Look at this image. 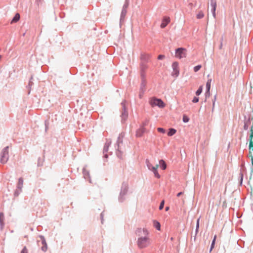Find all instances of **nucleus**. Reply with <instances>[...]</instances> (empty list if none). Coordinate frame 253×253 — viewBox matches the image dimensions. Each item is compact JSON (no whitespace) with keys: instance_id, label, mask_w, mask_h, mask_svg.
<instances>
[{"instance_id":"obj_1","label":"nucleus","mask_w":253,"mask_h":253,"mask_svg":"<svg viewBox=\"0 0 253 253\" xmlns=\"http://www.w3.org/2000/svg\"><path fill=\"white\" fill-rule=\"evenodd\" d=\"M136 233L139 236L137 244L139 248H144L149 247L151 244V241L149 237V231L145 228H138L136 231Z\"/></svg>"},{"instance_id":"obj_2","label":"nucleus","mask_w":253,"mask_h":253,"mask_svg":"<svg viewBox=\"0 0 253 253\" xmlns=\"http://www.w3.org/2000/svg\"><path fill=\"white\" fill-rule=\"evenodd\" d=\"M150 103L152 107L158 106L163 108L165 106V103L161 99L153 98L151 99Z\"/></svg>"},{"instance_id":"obj_3","label":"nucleus","mask_w":253,"mask_h":253,"mask_svg":"<svg viewBox=\"0 0 253 253\" xmlns=\"http://www.w3.org/2000/svg\"><path fill=\"white\" fill-rule=\"evenodd\" d=\"M8 147H6L4 148L1 152V158H0V162L2 163H5L8 159Z\"/></svg>"},{"instance_id":"obj_4","label":"nucleus","mask_w":253,"mask_h":253,"mask_svg":"<svg viewBox=\"0 0 253 253\" xmlns=\"http://www.w3.org/2000/svg\"><path fill=\"white\" fill-rule=\"evenodd\" d=\"M186 50L185 48L179 47L177 48L175 51V56L179 59L184 58L186 56Z\"/></svg>"},{"instance_id":"obj_5","label":"nucleus","mask_w":253,"mask_h":253,"mask_svg":"<svg viewBox=\"0 0 253 253\" xmlns=\"http://www.w3.org/2000/svg\"><path fill=\"white\" fill-rule=\"evenodd\" d=\"M170 22V19L169 17H164L162 20L160 27L164 28Z\"/></svg>"},{"instance_id":"obj_6","label":"nucleus","mask_w":253,"mask_h":253,"mask_svg":"<svg viewBox=\"0 0 253 253\" xmlns=\"http://www.w3.org/2000/svg\"><path fill=\"white\" fill-rule=\"evenodd\" d=\"M148 123V121H147L146 124H143V126L146 125ZM144 132L145 128L144 127V126H143L142 127L137 130V131H136V136L137 137H141L143 135Z\"/></svg>"},{"instance_id":"obj_7","label":"nucleus","mask_w":253,"mask_h":253,"mask_svg":"<svg viewBox=\"0 0 253 253\" xmlns=\"http://www.w3.org/2000/svg\"><path fill=\"white\" fill-rule=\"evenodd\" d=\"M211 5L212 7V14L213 16V18H216V2L214 0H211Z\"/></svg>"},{"instance_id":"obj_8","label":"nucleus","mask_w":253,"mask_h":253,"mask_svg":"<svg viewBox=\"0 0 253 253\" xmlns=\"http://www.w3.org/2000/svg\"><path fill=\"white\" fill-rule=\"evenodd\" d=\"M159 168V165L157 164L155 166L152 167L151 170L154 172L155 177L160 178V175L158 172L157 169Z\"/></svg>"},{"instance_id":"obj_9","label":"nucleus","mask_w":253,"mask_h":253,"mask_svg":"<svg viewBox=\"0 0 253 253\" xmlns=\"http://www.w3.org/2000/svg\"><path fill=\"white\" fill-rule=\"evenodd\" d=\"M178 64L177 62H174L172 64V68L173 69V73L176 76H177L179 74V70H178Z\"/></svg>"},{"instance_id":"obj_10","label":"nucleus","mask_w":253,"mask_h":253,"mask_svg":"<svg viewBox=\"0 0 253 253\" xmlns=\"http://www.w3.org/2000/svg\"><path fill=\"white\" fill-rule=\"evenodd\" d=\"M4 214L3 212L0 213V226L1 229H2L4 226Z\"/></svg>"},{"instance_id":"obj_11","label":"nucleus","mask_w":253,"mask_h":253,"mask_svg":"<svg viewBox=\"0 0 253 253\" xmlns=\"http://www.w3.org/2000/svg\"><path fill=\"white\" fill-rule=\"evenodd\" d=\"M20 18V14L19 13H16L15 14L14 17L13 18V19H12V21H11V23L17 22L19 20Z\"/></svg>"},{"instance_id":"obj_12","label":"nucleus","mask_w":253,"mask_h":253,"mask_svg":"<svg viewBox=\"0 0 253 253\" xmlns=\"http://www.w3.org/2000/svg\"><path fill=\"white\" fill-rule=\"evenodd\" d=\"M42 250L44 252L46 251L47 247V245L45 243V241L44 239H42Z\"/></svg>"},{"instance_id":"obj_13","label":"nucleus","mask_w":253,"mask_h":253,"mask_svg":"<svg viewBox=\"0 0 253 253\" xmlns=\"http://www.w3.org/2000/svg\"><path fill=\"white\" fill-rule=\"evenodd\" d=\"M176 131L175 129L173 128H170L169 129V132H168V135L169 136H173L175 134Z\"/></svg>"},{"instance_id":"obj_14","label":"nucleus","mask_w":253,"mask_h":253,"mask_svg":"<svg viewBox=\"0 0 253 253\" xmlns=\"http://www.w3.org/2000/svg\"><path fill=\"white\" fill-rule=\"evenodd\" d=\"M154 226L158 230H160L161 225L160 223L157 221H154L153 222Z\"/></svg>"},{"instance_id":"obj_15","label":"nucleus","mask_w":253,"mask_h":253,"mask_svg":"<svg viewBox=\"0 0 253 253\" xmlns=\"http://www.w3.org/2000/svg\"><path fill=\"white\" fill-rule=\"evenodd\" d=\"M204 16V14L203 12V11H199V12L198 13V14L196 15L197 19H201V18H203Z\"/></svg>"},{"instance_id":"obj_16","label":"nucleus","mask_w":253,"mask_h":253,"mask_svg":"<svg viewBox=\"0 0 253 253\" xmlns=\"http://www.w3.org/2000/svg\"><path fill=\"white\" fill-rule=\"evenodd\" d=\"M211 80H209L206 83V88H207L208 92H209V91H210V89L211 88Z\"/></svg>"},{"instance_id":"obj_17","label":"nucleus","mask_w":253,"mask_h":253,"mask_svg":"<svg viewBox=\"0 0 253 253\" xmlns=\"http://www.w3.org/2000/svg\"><path fill=\"white\" fill-rule=\"evenodd\" d=\"M159 163H160V164L161 165L162 168L164 170L166 169V164L163 160H160Z\"/></svg>"},{"instance_id":"obj_18","label":"nucleus","mask_w":253,"mask_h":253,"mask_svg":"<svg viewBox=\"0 0 253 253\" xmlns=\"http://www.w3.org/2000/svg\"><path fill=\"white\" fill-rule=\"evenodd\" d=\"M23 184V180L22 178H20L18 180V187L19 188L21 189Z\"/></svg>"},{"instance_id":"obj_19","label":"nucleus","mask_w":253,"mask_h":253,"mask_svg":"<svg viewBox=\"0 0 253 253\" xmlns=\"http://www.w3.org/2000/svg\"><path fill=\"white\" fill-rule=\"evenodd\" d=\"M249 153L251 154L252 152H253V141L250 142L249 143Z\"/></svg>"},{"instance_id":"obj_20","label":"nucleus","mask_w":253,"mask_h":253,"mask_svg":"<svg viewBox=\"0 0 253 253\" xmlns=\"http://www.w3.org/2000/svg\"><path fill=\"white\" fill-rule=\"evenodd\" d=\"M251 133L250 135V142L253 141V125L251 127Z\"/></svg>"},{"instance_id":"obj_21","label":"nucleus","mask_w":253,"mask_h":253,"mask_svg":"<svg viewBox=\"0 0 253 253\" xmlns=\"http://www.w3.org/2000/svg\"><path fill=\"white\" fill-rule=\"evenodd\" d=\"M216 239V235H215L214 238H213V240H212V243H211V248H210V251H211V250L212 249V248H214V245H215Z\"/></svg>"},{"instance_id":"obj_22","label":"nucleus","mask_w":253,"mask_h":253,"mask_svg":"<svg viewBox=\"0 0 253 253\" xmlns=\"http://www.w3.org/2000/svg\"><path fill=\"white\" fill-rule=\"evenodd\" d=\"M203 90L202 86H200L199 88L198 89V90L196 91V93L197 95H200L202 92Z\"/></svg>"},{"instance_id":"obj_23","label":"nucleus","mask_w":253,"mask_h":253,"mask_svg":"<svg viewBox=\"0 0 253 253\" xmlns=\"http://www.w3.org/2000/svg\"><path fill=\"white\" fill-rule=\"evenodd\" d=\"M182 120H183V121L185 123H187L189 121V118L186 116H183Z\"/></svg>"},{"instance_id":"obj_24","label":"nucleus","mask_w":253,"mask_h":253,"mask_svg":"<svg viewBox=\"0 0 253 253\" xmlns=\"http://www.w3.org/2000/svg\"><path fill=\"white\" fill-rule=\"evenodd\" d=\"M201 65H198V66H196L194 69V72H197V71H199L201 69Z\"/></svg>"},{"instance_id":"obj_25","label":"nucleus","mask_w":253,"mask_h":253,"mask_svg":"<svg viewBox=\"0 0 253 253\" xmlns=\"http://www.w3.org/2000/svg\"><path fill=\"white\" fill-rule=\"evenodd\" d=\"M157 130L160 133H165V130L163 128L159 127V128H157Z\"/></svg>"},{"instance_id":"obj_26","label":"nucleus","mask_w":253,"mask_h":253,"mask_svg":"<svg viewBox=\"0 0 253 253\" xmlns=\"http://www.w3.org/2000/svg\"><path fill=\"white\" fill-rule=\"evenodd\" d=\"M164 201H162V202L160 203V206H159V209L161 210L162 209H163V207H164Z\"/></svg>"},{"instance_id":"obj_27","label":"nucleus","mask_w":253,"mask_h":253,"mask_svg":"<svg viewBox=\"0 0 253 253\" xmlns=\"http://www.w3.org/2000/svg\"><path fill=\"white\" fill-rule=\"evenodd\" d=\"M199 97H195L193 98V99L192 101H193V102H194V103H197V102H198L199 101Z\"/></svg>"},{"instance_id":"obj_28","label":"nucleus","mask_w":253,"mask_h":253,"mask_svg":"<svg viewBox=\"0 0 253 253\" xmlns=\"http://www.w3.org/2000/svg\"><path fill=\"white\" fill-rule=\"evenodd\" d=\"M199 223H200V219L199 218L197 221V225H196V231H197L198 230V229L199 227Z\"/></svg>"},{"instance_id":"obj_29","label":"nucleus","mask_w":253,"mask_h":253,"mask_svg":"<svg viewBox=\"0 0 253 253\" xmlns=\"http://www.w3.org/2000/svg\"><path fill=\"white\" fill-rule=\"evenodd\" d=\"M21 253H28V251L26 247L23 248Z\"/></svg>"},{"instance_id":"obj_30","label":"nucleus","mask_w":253,"mask_h":253,"mask_svg":"<svg viewBox=\"0 0 253 253\" xmlns=\"http://www.w3.org/2000/svg\"><path fill=\"white\" fill-rule=\"evenodd\" d=\"M164 55H159L158 57V59L160 60V59H162L164 58Z\"/></svg>"},{"instance_id":"obj_31","label":"nucleus","mask_w":253,"mask_h":253,"mask_svg":"<svg viewBox=\"0 0 253 253\" xmlns=\"http://www.w3.org/2000/svg\"><path fill=\"white\" fill-rule=\"evenodd\" d=\"M148 167L149 169L151 170L152 167H153V166L151 164H148Z\"/></svg>"},{"instance_id":"obj_32","label":"nucleus","mask_w":253,"mask_h":253,"mask_svg":"<svg viewBox=\"0 0 253 253\" xmlns=\"http://www.w3.org/2000/svg\"><path fill=\"white\" fill-rule=\"evenodd\" d=\"M182 194H183V193H182V192H179V193H178L177 194V197H179V196H180L181 195H182Z\"/></svg>"},{"instance_id":"obj_33","label":"nucleus","mask_w":253,"mask_h":253,"mask_svg":"<svg viewBox=\"0 0 253 253\" xmlns=\"http://www.w3.org/2000/svg\"><path fill=\"white\" fill-rule=\"evenodd\" d=\"M250 157H251L252 164V165L253 166V157L252 156V155H251Z\"/></svg>"},{"instance_id":"obj_34","label":"nucleus","mask_w":253,"mask_h":253,"mask_svg":"<svg viewBox=\"0 0 253 253\" xmlns=\"http://www.w3.org/2000/svg\"><path fill=\"white\" fill-rule=\"evenodd\" d=\"M169 209V207H166V208H165V210L166 211H168Z\"/></svg>"},{"instance_id":"obj_35","label":"nucleus","mask_w":253,"mask_h":253,"mask_svg":"<svg viewBox=\"0 0 253 253\" xmlns=\"http://www.w3.org/2000/svg\"><path fill=\"white\" fill-rule=\"evenodd\" d=\"M146 68H147V67H142V69H146Z\"/></svg>"},{"instance_id":"obj_36","label":"nucleus","mask_w":253,"mask_h":253,"mask_svg":"<svg viewBox=\"0 0 253 253\" xmlns=\"http://www.w3.org/2000/svg\"><path fill=\"white\" fill-rule=\"evenodd\" d=\"M252 113L253 114V105ZM252 119L253 120V117H252Z\"/></svg>"},{"instance_id":"obj_37","label":"nucleus","mask_w":253,"mask_h":253,"mask_svg":"<svg viewBox=\"0 0 253 253\" xmlns=\"http://www.w3.org/2000/svg\"><path fill=\"white\" fill-rule=\"evenodd\" d=\"M1 55H0V59H1Z\"/></svg>"}]
</instances>
